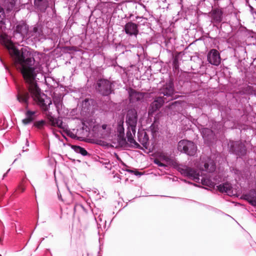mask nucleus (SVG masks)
Wrapping results in <instances>:
<instances>
[{
	"label": "nucleus",
	"mask_w": 256,
	"mask_h": 256,
	"mask_svg": "<svg viewBox=\"0 0 256 256\" xmlns=\"http://www.w3.org/2000/svg\"><path fill=\"white\" fill-rule=\"evenodd\" d=\"M160 94H163L164 96L170 97V100H172V96L174 92V85L172 82L166 83L160 89Z\"/></svg>",
	"instance_id": "nucleus-10"
},
{
	"label": "nucleus",
	"mask_w": 256,
	"mask_h": 256,
	"mask_svg": "<svg viewBox=\"0 0 256 256\" xmlns=\"http://www.w3.org/2000/svg\"><path fill=\"white\" fill-rule=\"evenodd\" d=\"M142 97V95L141 93L136 92V91H132L130 93V100L131 102H134L135 100H139Z\"/></svg>",
	"instance_id": "nucleus-22"
},
{
	"label": "nucleus",
	"mask_w": 256,
	"mask_h": 256,
	"mask_svg": "<svg viewBox=\"0 0 256 256\" xmlns=\"http://www.w3.org/2000/svg\"><path fill=\"white\" fill-rule=\"evenodd\" d=\"M97 89L104 96H107L112 92V84L106 80H100L97 83Z\"/></svg>",
	"instance_id": "nucleus-3"
},
{
	"label": "nucleus",
	"mask_w": 256,
	"mask_h": 256,
	"mask_svg": "<svg viewBox=\"0 0 256 256\" xmlns=\"http://www.w3.org/2000/svg\"><path fill=\"white\" fill-rule=\"evenodd\" d=\"M16 0H4V6L8 11H10L14 8Z\"/></svg>",
	"instance_id": "nucleus-19"
},
{
	"label": "nucleus",
	"mask_w": 256,
	"mask_h": 256,
	"mask_svg": "<svg viewBox=\"0 0 256 256\" xmlns=\"http://www.w3.org/2000/svg\"><path fill=\"white\" fill-rule=\"evenodd\" d=\"M137 112L135 110H131L128 111L126 122L128 126V130H136V126L137 124Z\"/></svg>",
	"instance_id": "nucleus-2"
},
{
	"label": "nucleus",
	"mask_w": 256,
	"mask_h": 256,
	"mask_svg": "<svg viewBox=\"0 0 256 256\" xmlns=\"http://www.w3.org/2000/svg\"><path fill=\"white\" fill-rule=\"evenodd\" d=\"M54 105L56 107L57 112L59 113V110L60 108L62 107V102L59 100L58 101L54 100Z\"/></svg>",
	"instance_id": "nucleus-27"
},
{
	"label": "nucleus",
	"mask_w": 256,
	"mask_h": 256,
	"mask_svg": "<svg viewBox=\"0 0 256 256\" xmlns=\"http://www.w3.org/2000/svg\"><path fill=\"white\" fill-rule=\"evenodd\" d=\"M26 108L27 110L28 109V104L26 105Z\"/></svg>",
	"instance_id": "nucleus-38"
},
{
	"label": "nucleus",
	"mask_w": 256,
	"mask_h": 256,
	"mask_svg": "<svg viewBox=\"0 0 256 256\" xmlns=\"http://www.w3.org/2000/svg\"><path fill=\"white\" fill-rule=\"evenodd\" d=\"M105 166V168H108V170H111L112 168V165L110 163V161H108V162H105L103 164Z\"/></svg>",
	"instance_id": "nucleus-30"
},
{
	"label": "nucleus",
	"mask_w": 256,
	"mask_h": 256,
	"mask_svg": "<svg viewBox=\"0 0 256 256\" xmlns=\"http://www.w3.org/2000/svg\"><path fill=\"white\" fill-rule=\"evenodd\" d=\"M101 128L102 130H105L107 128V125L106 124H104L102 126Z\"/></svg>",
	"instance_id": "nucleus-34"
},
{
	"label": "nucleus",
	"mask_w": 256,
	"mask_h": 256,
	"mask_svg": "<svg viewBox=\"0 0 256 256\" xmlns=\"http://www.w3.org/2000/svg\"><path fill=\"white\" fill-rule=\"evenodd\" d=\"M44 124H45V122L43 120H42L36 122L34 123V125L37 128H41L43 127V126L44 125Z\"/></svg>",
	"instance_id": "nucleus-24"
},
{
	"label": "nucleus",
	"mask_w": 256,
	"mask_h": 256,
	"mask_svg": "<svg viewBox=\"0 0 256 256\" xmlns=\"http://www.w3.org/2000/svg\"><path fill=\"white\" fill-rule=\"evenodd\" d=\"M211 22L213 23L220 22L223 18V12L220 8H214L210 12Z\"/></svg>",
	"instance_id": "nucleus-7"
},
{
	"label": "nucleus",
	"mask_w": 256,
	"mask_h": 256,
	"mask_svg": "<svg viewBox=\"0 0 256 256\" xmlns=\"http://www.w3.org/2000/svg\"><path fill=\"white\" fill-rule=\"evenodd\" d=\"M123 122H120L118 126V131L120 133V134H122L124 133V128L123 127Z\"/></svg>",
	"instance_id": "nucleus-25"
},
{
	"label": "nucleus",
	"mask_w": 256,
	"mask_h": 256,
	"mask_svg": "<svg viewBox=\"0 0 256 256\" xmlns=\"http://www.w3.org/2000/svg\"><path fill=\"white\" fill-rule=\"evenodd\" d=\"M136 132V130H134H134H128L126 132V138L128 142L131 146L138 148L139 146V144L136 142L134 139Z\"/></svg>",
	"instance_id": "nucleus-16"
},
{
	"label": "nucleus",
	"mask_w": 256,
	"mask_h": 256,
	"mask_svg": "<svg viewBox=\"0 0 256 256\" xmlns=\"http://www.w3.org/2000/svg\"><path fill=\"white\" fill-rule=\"evenodd\" d=\"M36 113V110L32 111L27 110L25 113L26 118L22 120V122L24 124H28L32 122L35 119Z\"/></svg>",
	"instance_id": "nucleus-14"
},
{
	"label": "nucleus",
	"mask_w": 256,
	"mask_h": 256,
	"mask_svg": "<svg viewBox=\"0 0 256 256\" xmlns=\"http://www.w3.org/2000/svg\"><path fill=\"white\" fill-rule=\"evenodd\" d=\"M76 150L80 154H82V156H86L88 153L85 149L80 146H78L76 148Z\"/></svg>",
	"instance_id": "nucleus-26"
},
{
	"label": "nucleus",
	"mask_w": 256,
	"mask_h": 256,
	"mask_svg": "<svg viewBox=\"0 0 256 256\" xmlns=\"http://www.w3.org/2000/svg\"><path fill=\"white\" fill-rule=\"evenodd\" d=\"M153 136L156 134V132H158V125L155 122L150 126V128Z\"/></svg>",
	"instance_id": "nucleus-23"
},
{
	"label": "nucleus",
	"mask_w": 256,
	"mask_h": 256,
	"mask_svg": "<svg viewBox=\"0 0 256 256\" xmlns=\"http://www.w3.org/2000/svg\"><path fill=\"white\" fill-rule=\"evenodd\" d=\"M192 146V142L190 141L183 140L179 142L178 144V148L180 152H184L188 155L190 154V149Z\"/></svg>",
	"instance_id": "nucleus-8"
},
{
	"label": "nucleus",
	"mask_w": 256,
	"mask_h": 256,
	"mask_svg": "<svg viewBox=\"0 0 256 256\" xmlns=\"http://www.w3.org/2000/svg\"><path fill=\"white\" fill-rule=\"evenodd\" d=\"M154 163L156 164L158 166H164V164H163L161 161H159V160H158V161H154Z\"/></svg>",
	"instance_id": "nucleus-32"
},
{
	"label": "nucleus",
	"mask_w": 256,
	"mask_h": 256,
	"mask_svg": "<svg viewBox=\"0 0 256 256\" xmlns=\"http://www.w3.org/2000/svg\"><path fill=\"white\" fill-rule=\"evenodd\" d=\"M201 181H202V183L203 185L210 186L211 184V182L209 180H208V179L204 180L203 178H202L201 180Z\"/></svg>",
	"instance_id": "nucleus-29"
},
{
	"label": "nucleus",
	"mask_w": 256,
	"mask_h": 256,
	"mask_svg": "<svg viewBox=\"0 0 256 256\" xmlns=\"http://www.w3.org/2000/svg\"><path fill=\"white\" fill-rule=\"evenodd\" d=\"M170 100H166L165 98L160 96L157 98L150 104L148 110V114H152L156 111L158 110L164 104V102L169 101Z\"/></svg>",
	"instance_id": "nucleus-6"
},
{
	"label": "nucleus",
	"mask_w": 256,
	"mask_h": 256,
	"mask_svg": "<svg viewBox=\"0 0 256 256\" xmlns=\"http://www.w3.org/2000/svg\"><path fill=\"white\" fill-rule=\"evenodd\" d=\"M0 41L8 50L16 66L20 69L24 79L29 84L28 90L31 96L45 113L52 126L64 128L62 121L54 118L49 112L52 104L50 98L41 93L34 82L36 74L42 71L41 66L39 64H35L34 59L26 48H22L19 50L11 40L3 36H0Z\"/></svg>",
	"instance_id": "nucleus-1"
},
{
	"label": "nucleus",
	"mask_w": 256,
	"mask_h": 256,
	"mask_svg": "<svg viewBox=\"0 0 256 256\" xmlns=\"http://www.w3.org/2000/svg\"><path fill=\"white\" fill-rule=\"evenodd\" d=\"M232 152L240 156L246 154V148L244 145L240 142H232L230 146Z\"/></svg>",
	"instance_id": "nucleus-5"
},
{
	"label": "nucleus",
	"mask_w": 256,
	"mask_h": 256,
	"mask_svg": "<svg viewBox=\"0 0 256 256\" xmlns=\"http://www.w3.org/2000/svg\"><path fill=\"white\" fill-rule=\"evenodd\" d=\"M30 98L29 94L27 92H20L18 96V99L20 102L28 104Z\"/></svg>",
	"instance_id": "nucleus-20"
},
{
	"label": "nucleus",
	"mask_w": 256,
	"mask_h": 256,
	"mask_svg": "<svg viewBox=\"0 0 256 256\" xmlns=\"http://www.w3.org/2000/svg\"><path fill=\"white\" fill-rule=\"evenodd\" d=\"M124 30L129 36H136L138 33V26L132 22H128L124 26Z\"/></svg>",
	"instance_id": "nucleus-9"
},
{
	"label": "nucleus",
	"mask_w": 256,
	"mask_h": 256,
	"mask_svg": "<svg viewBox=\"0 0 256 256\" xmlns=\"http://www.w3.org/2000/svg\"><path fill=\"white\" fill-rule=\"evenodd\" d=\"M217 188L219 192H221L226 193L228 195L232 194V184L228 182L220 184L217 186Z\"/></svg>",
	"instance_id": "nucleus-13"
},
{
	"label": "nucleus",
	"mask_w": 256,
	"mask_h": 256,
	"mask_svg": "<svg viewBox=\"0 0 256 256\" xmlns=\"http://www.w3.org/2000/svg\"><path fill=\"white\" fill-rule=\"evenodd\" d=\"M242 197L250 204L256 206V190H252L248 193L244 194Z\"/></svg>",
	"instance_id": "nucleus-11"
},
{
	"label": "nucleus",
	"mask_w": 256,
	"mask_h": 256,
	"mask_svg": "<svg viewBox=\"0 0 256 256\" xmlns=\"http://www.w3.org/2000/svg\"><path fill=\"white\" fill-rule=\"evenodd\" d=\"M156 159L154 160H171L169 156L162 151H158L156 153Z\"/></svg>",
	"instance_id": "nucleus-18"
},
{
	"label": "nucleus",
	"mask_w": 256,
	"mask_h": 256,
	"mask_svg": "<svg viewBox=\"0 0 256 256\" xmlns=\"http://www.w3.org/2000/svg\"><path fill=\"white\" fill-rule=\"evenodd\" d=\"M128 171L131 173H133L136 176H141L142 174L140 172L136 170H128Z\"/></svg>",
	"instance_id": "nucleus-31"
},
{
	"label": "nucleus",
	"mask_w": 256,
	"mask_h": 256,
	"mask_svg": "<svg viewBox=\"0 0 256 256\" xmlns=\"http://www.w3.org/2000/svg\"><path fill=\"white\" fill-rule=\"evenodd\" d=\"M192 174H193V180H194L195 182H198V181L196 180H198V178L195 177L196 172L194 170H193ZM198 180H199L200 178H198Z\"/></svg>",
	"instance_id": "nucleus-33"
},
{
	"label": "nucleus",
	"mask_w": 256,
	"mask_h": 256,
	"mask_svg": "<svg viewBox=\"0 0 256 256\" xmlns=\"http://www.w3.org/2000/svg\"><path fill=\"white\" fill-rule=\"evenodd\" d=\"M7 173H6L4 174L3 178L5 177Z\"/></svg>",
	"instance_id": "nucleus-36"
},
{
	"label": "nucleus",
	"mask_w": 256,
	"mask_h": 256,
	"mask_svg": "<svg viewBox=\"0 0 256 256\" xmlns=\"http://www.w3.org/2000/svg\"><path fill=\"white\" fill-rule=\"evenodd\" d=\"M5 17V14L4 8L0 6V20L2 22Z\"/></svg>",
	"instance_id": "nucleus-28"
},
{
	"label": "nucleus",
	"mask_w": 256,
	"mask_h": 256,
	"mask_svg": "<svg viewBox=\"0 0 256 256\" xmlns=\"http://www.w3.org/2000/svg\"><path fill=\"white\" fill-rule=\"evenodd\" d=\"M207 60L210 64L218 66L221 62L220 53L216 49H212L208 53Z\"/></svg>",
	"instance_id": "nucleus-4"
},
{
	"label": "nucleus",
	"mask_w": 256,
	"mask_h": 256,
	"mask_svg": "<svg viewBox=\"0 0 256 256\" xmlns=\"http://www.w3.org/2000/svg\"><path fill=\"white\" fill-rule=\"evenodd\" d=\"M201 164L204 165L202 170L212 172L216 170V166L214 161H202Z\"/></svg>",
	"instance_id": "nucleus-15"
},
{
	"label": "nucleus",
	"mask_w": 256,
	"mask_h": 256,
	"mask_svg": "<svg viewBox=\"0 0 256 256\" xmlns=\"http://www.w3.org/2000/svg\"><path fill=\"white\" fill-rule=\"evenodd\" d=\"M179 171L182 174L188 178L192 176V169L190 168L184 166L179 168Z\"/></svg>",
	"instance_id": "nucleus-21"
},
{
	"label": "nucleus",
	"mask_w": 256,
	"mask_h": 256,
	"mask_svg": "<svg viewBox=\"0 0 256 256\" xmlns=\"http://www.w3.org/2000/svg\"><path fill=\"white\" fill-rule=\"evenodd\" d=\"M138 139L139 142L145 148H148L149 144V138L146 132L138 133Z\"/></svg>",
	"instance_id": "nucleus-17"
},
{
	"label": "nucleus",
	"mask_w": 256,
	"mask_h": 256,
	"mask_svg": "<svg viewBox=\"0 0 256 256\" xmlns=\"http://www.w3.org/2000/svg\"><path fill=\"white\" fill-rule=\"evenodd\" d=\"M114 1L116 2H120L121 0H114Z\"/></svg>",
	"instance_id": "nucleus-35"
},
{
	"label": "nucleus",
	"mask_w": 256,
	"mask_h": 256,
	"mask_svg": "<svg viewBox=\"0 0 256 256\" xmlns=\"http://www.w3.org/2000/svg\"><path fill=\"white\" fill-rule=\"evenodd\" d=\"M24 191V188H22V192Z\"/></svg>",
	"instance_id": "nucleus-39"
},
{
	"label": "nucleus",
	"mask_w": 256,
	"mask_h": 256,
	"mask_svg": "<svg viewBox=\"0 0 256 256\" xmlns=\"http://www.w3.org/2000/svg\"><path fill=\"white\" fill-rule=\"evenodd\" d=\"M28 26L24 22H20L16 26L15 32L24 36L28 34Z\"/></svg>",
	"instance_id": "nucleus-12"
},
{
	"label": "nucleus",
	"mask_w": 256,
	"mask_h": 256,
	"mask_svg": "<svg viewBox=\"0 0 256 256\" xmlns=\"http://www.w3.org/2000/svg\"><path fill=\"white\" fill-rule=\"evenodd\" d=\"M88 102V100H84V102Z\"/></svg>",
	"instance_id": "nucleus-37"
}]
</instances>
